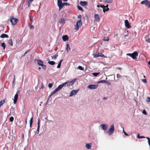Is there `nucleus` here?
<instances>
[{
    "mask_svg": "<svg viewBox=\"0 0 150 150\" xmlns=\"http://www.w3.org/2000/svg\"><path fill=\"white\" fill-rule=\"evenodd\" d=\"M127 56H128L131 57L133 59H135L138 56V52L135 51L132 53H128L127 54Z\"/></svg>",
    "mask_w": 150,
    "mask_h": 150,
    "instance_id": "f257e3e1",
    "label": "nucleus"
},
{
    "mask_svg": "<svg viewBox=\"0 0 150 150\" xmlns=\"http://www.w3.org/2000/svg\"><path fill=\"white\" fill-rule=\"evenodd\" d=\"M18 21V19L14 18L13 16L10 17V21L13 25H15L17 23Z\"/></svg>",
    "mask_w": 150,
    "mask_h": 150,
    "instance_id": "f03ea898",
    "label": "nucleus"
},
{
    "mask_svg": "<svg viewBox=\"0 0 150 150\" xmlns=\"http://www.w3.org/2000/svg\"><path fill=\"white\" fill-rule=\"evenodd\" d=\"M76 79H74L71 81H68L63 83L64 86L67 85V86H69L72 85L75 82Z\"/></svg>",
    "mask_w": 150,
    "mask_h": 150,
    "instance_id": "7ed1b4c3",
    "label": "nucleus"
},
{
    "mask_svg": "<svg viewBox=\"0 0 150 150\" xmlns=\"http://www.w3.org/2000/svg\"><path fill=\"white\" fill-rule=\"evenodd\" d=\"M81 20V19L78 20L76 22V27L75 28V30H78L80 27L82 25Z\"/></svg>",
    "mask_w": 150,
    "mask_h": 150,
    "instance_id": "20e7f679",
    "label": "nucleus"
},
{
    "mask_svg": "<svg viewBox=\"0 0 150 150\" xmlns=\"http://www.w3.org/2000/svg\"><path fill=\"white\" fill-rule=\"evenodd\" d=\"M114 126L113 125H112L110 128L107 132L109 135H110L113 133L114 131Z\"/></svg>",
    "mask_w": 150,
    "mask_h": 150,
    "instance_id": "39448f33",
    "label": "nucleus"
},
{
    "mask_svg": "<svg viewBox=\"0 0 150 150\" xmlns=\"http://www.w3.org/2000/svg\"><path fill=\"white\" fill-rule=\"evenodd\" d=\"M19 93V91H18L14 96V99L13 100V102L14 104H16V103L18 98V94Z\"/></svg>",
    "mask_w": 150,
    "mask_h": 150,
    "instance_id": "423d86ee",
    "label": "nucleus"
},
{
    "mask_svg": "<svg viewBox=\"0 0 150 150\" xmlns=\"http://www.w3.org/2000/svg\"><path fill=\"white\" fill-rule=\"evenodd\" d=\"M98 85H89L87 86L88 88L91 89H96Z\"/></svg>",
    "mask_w": 150,
    "mask_h": 150,
    "instance_id": "0eeeda50",
    "label": "nucleus"
},
{
    "mask_svg": "<svg viewBox=\"0 0 150 150\" xmlns=\"http://www.w3.org/2000/svg\"><path fill=\"white\" fill-rule=\"evenodd\" d=\"M79 91V89L78 90H73L71 91L69 95V96L71 97L73 95H75Z\"/></svg>",
    "mask_w": 150,
    "mask_h": 150,
    "instance_id": "6e6552de",
    "label": "nucleus"
},
{
    "mask_svg": "<svg viewBox=\"0 0 150 150\" xmlns=\"http://www.w3.org/2000/svg\"><path fill=\"white\" fill-rule=\"evenodd\" d=\"M99 127H100L103 130H106L108 127V125L106 124H102Z\"/></svg>",
    "mask_w": 150,
    "mask_h": 150,
    "instance_id": "1a4fd4ad",
    "label": "nucleus"
},
{
    "mask_svg": "<svg viewBox=\"0 0 150 150\" xmlns=\"http://www.w3.org/2000/svg\"><path fill=\"white\" fill-rule=\"evenodd\" d=\"M62 0H58L57 5L59 7V11L61 10V6H62Z\"/></svg>",
    "mask_w": 150,
    "mask_h": 150,
    "instance_id": "9d476101",
    "label": "nucleus"
},
{
    "mask_svg": "<svg viewBox=\"0 0 150 150\" xmlns=\"http://www.w3.org/2000/svg\"><path fill=\"white\" fill-rule=\"evenodd\" d=\"M40 120L39 118L38 119V127L37 130L36 131L37 133L39 134V131L40 128Z\"/></svg>",
    "mask_w": 150,
    "mask_h": 150,
    "instance_id": "9b49d317",
    "label": "nucleus"
},
{
    "mask_svg": "<svg viewBox=\"0 0 150 150\" xmlns=\"http://www.w3.org/2000/svg\"><path fill=\"white\" fill-rule=\"evenodd\" d=\"M125 26L128 28H130V26L129 24V21L127 20H126L125 21Z\"/></svg>",
    "mask_w": 150,
    "mask_h": 150,
    "instance_id": "f8f14e48",
    "label": "nucleus"
},
{
    "mask_svg": "<svg viewBox=\"0 0 150 150\" xmlns=\"http://www.w3.org/2000/svg\"><path fill=\"white\" fill-rule=\"evenodd\" d=\"M94 18L96 21L99 22L100 21V19L99 15L98 14H95L94 15Z\"/></svg>",
    "mask_w": 150,
    "mask_h": 150,
    "instance_id": "ddd939ff",
    "label": "nucleus"
},
{
    "mask_svg": "<svg viewBox=\"0 0 150 150\" xmlns=\"http://www.w3.org/2000/svg\"><path fill=\"white\" fill-rule=\"evenodd\" d=\"M64 86V83H63L62 84L59 85L55 89L58 91L62 89Z\"/></svg>",
    "mask_w": 150,
    "mask_h": 150,
    "instance_id": "4468645a",
    "label": "nucleus"
},
{
    "mask_svg": "<svg viewBox=\"0 0 150 150\" xmlns=\"http://www.w3.org/2000/svg\"><path fill=\"white\" fill-rule=\"evenodd\" d=\"M93 55L94 56V58L97 57H102L104 56V55L101 53H98V54H93Z\"/></svg>",
    "mask_w": 150,
    "mask_h": 150,
    "instance_id": "2eb2a0df",
    "label": "nucleus"
},
{
    "mask_svg": "<svg viewBox=\"0 0 150 150\" xmlns=\"http://www.w3.org/2000/svg\"><path fill=\"white\" fill-rule=\"evenodd\" d=\"M65 23V21L64 19L63 18H60L59 21V23L61 25H62L64 24Z\"/></svg>",
    "mask_w": 150,
    "mask_h": 150,
    "instance_id": "dca6fc26",
    "label": "nucleus"
},
{
    "mask_svg": "<svg viewBox=\"0 0 150 150\" xmlns=\"http://www.w3.org/2000/svg\"><path fill=\"white\" fill-rule=\"evenodd\" d=\"M62 38L64 41H65L68 40L69 37L67 35H64L62 36Z\"/></svg>",
    "mask_w": 150,
    "mask_h": 150,
    "instance_id": "f3484780",
    "label": "nucleus"
},
{
    "mask_svg": "<svg viewBox=\"0 0 150 150\" xmlns=\"http://www.w3.org/2000/svg\"><path fill=\"white\" fill-rule=\"evenodd\" d=\"M37 63L38 65L41 66L43 64V62L40 59L37 60Z\"/></svg>",
    "mask_w": 150,
    "mask_h": 150,
    "instance_id": "a211bd4d",
    "label": "nucleus"
},
{
    "mask_svg": "<svg viewBox=\"0 0 150 150\" xmlns=\"http://www.w3.org/2000/svg\"><path fill=\"white\" fill-rule=\"evenodd\" d=\"M87 2L86 1H81L80 2V5L82 6H85L87 4Z\"/></svg>",
    "mask_w": 150,
    "mask_h": 150,
    "instance_id": "6ab92c4d",
    "label": "nucleus"
},
{
    "mask_svg": "<svg viewBox=\"0 0 150 150\" xmlns=\"http://www.w3.org/2000/svg\"><path fill=\"white\" fill-rule=\"evenodd\" d=\"M0 37L1 38H8V35L5 34H3L0 36Z\"/></svg>",
    "mask_w": 150,
    "mask_h": 150,
    "instance_id": "aec40b11",
    "label": "nucleus"
},
{
    "mask_svg": "<svg viewBox=\"0 0 150 150\" xmlns=\"http://www.w3.org/2000/svg\"><path fill=\"white\" fill-rule=\"evenodd\" d=\"M85 146L88 149H90L91 148L92 146L91 144L88 143L86 144Z\"/></svg>",
    "mask_w": 150,
    "mask_h": 150,
    "instance_id": "412c9836",
    "label": "nucleus"
},
{
    "mask_svg": "<svg viewBox=\"0 0 150 150\" xmlns=\"http://www.w3.org/2000/svg\"><path fill=\"white\" fill-rule=\"evenodd\" d=\"M66 48L67 52H68L71 49V48L69 44H67L66 45Z\"/></svg>",
    "mask_w": 150,
    "mask_h": 150,
    "instance_id": "4be33fe9",
    "label": "nucleus"
},
{
    "mask_svg": "<svg viewBox=\"0 0 150 150\" xmlns=\"http://www.w3.org/2000/svg\"><path fill=\"white\" fill-rule=\"evenodd\" d=\"M113 1V0H103V2L108 3H111Z\"/></svg>",
    "mask_w": 150,
    "mask_h": 150,
    "instance_id": "5701e85b",
    "label": "nucleus"
},
{
    "mask_svg": "<svg viewBox=\"0 0 150 150\" xmlns=\"http://www.w3.org/2000/svg\"><path fill=\"white\" fill-rule=\"evenodd\" d=\"M108 5H107V6H106V7H105V8H104L103 9V12H105L106 11H108L109 10V8H108Z\"/></svg>",
    "mask_w": 150,
    "mask_h": 150,
    "instance_id": "b1692460",
    "label": "nucleus"
},
{
    "mask_svg": "<svg viewBox=\"0 0 150 150\" xmlns=\"http://www.w3.org/2000/svg\"><path fill=\"white\" fill-rule=\"evenodd\" d=\"M33 117H32L30 121V128H31L32 127V124L33 122Z\"/></svg>",
    "mask_w": 150,
    "mask_h": 150,
    "instance_id": "393cba45",
    "label": "nucleus"
},
{
    "mask_svg": "<svg viewBox=\"0 0 150 150\" xmlns=\"http://www.w3.org/2000/svg\"><path fill=\"white\" fill-rule=\"evenodd\" d=\"M69 5V4L67 3H65V2L62 3V6H61V10L62 8L64 6Z\"/></svg>",
    "mask_w": 150,
    "mask_h": 150,
    "instance_id": "a878e982",
    "label": "nucleus"
},
{
    "mask_svg": "<svg viewBox=\"0 0 150 150\" xmlns=\"http://www.w3.org/2000/svg\"><path fill=\"white\" fill-rule=\"evenodd\" d=\"M146 6H147L148 8H149L150 7V3L149 1H148L147 0L145 4Z\"/></svg>",
    "mask_w": 150,
    "mask_h": 150,
    "instance_id": "bb28decb",
    "label": "nucleus"
},
{
    "mask_svg": "<svg viewBox=\"0 0 150 150\" xmlns=\"http://www.w3.org/2000/svg\"><path fill=\"white\" fill-rule=\"evenodd\" d=\"M1 46L3 47V49L4 50L6 48V44L5 43L3 42L1 44Z\"/></svg>",
    "mask_w": 150,
    "mask_h": 150,
    "instance_id": "cd10ccee",
    "label": "nucleus"
},
{
    "mask_svg": "<svg viewBox=\"0 0 150 150\" xmlns=\"http://www.w3.org/2000/svg\"><path fill=\"white\" fill-rule=\"evenodd\" d=\"M49 64H50L51 65H53L55 64V62L54 61H50L48 62Z\"/></svg>",
    "mask_w": 150,
    "mask_h": 150,
    "instance_id": "c85d7f7f",
    "label": "nucleus"
},
{
    "mask_svg": "<svg viewBox=\"0 0 150 150\" xmlns=\"http://www.w3.org/2000/svg\"><path fill=\"white\" fill-rule=\"evenodd\" d=\"M77 7L79 10H81L82 11H83V10L81 6H80L79 5H77Z\"/></svg>",
    "mask_w": 150,
    "mask_h": 150,
    "instance_id": "c756f323",
    "label": "nucleus"
},
{
    "mask_svg": "<svg viewBox=\"0 0 150 150\" xmlns=\"http://www.w3.org/2000/svg\"><path fill=\"white\" fill-rule=\"evenodd\" d=\"M57 91L56 90V89L54 91L52 92V93L49 96V98H50L52 96L53 94L56 93L57 92Z\"/></svg>",
    "mask_w": 150,
    "mask_h": 150,
    "instance_id": "7c9ffc66",
    "label": "nucleus"
},
{
    "mask_svg": "<svg viewBox=\"0 0 150 150\" xmlns=\"http://www.w3.org/2000/svg\"><path fill=\"white\" fill-rule=\"evenodd\" d=\"M57 91L56 90V89L54 91L52 92V93L49 96V98H50L52 96L53 94L56 93L57 92Z\"/></svg>",
    "mask_w": 150,
    "mask_h": 150,
    "instance_id": "2f4dec72",
    "label": "nucleus"
},
{
    "mask_svg": "<svg viewBox=\"0 0 150 150\" xmlns=\"http://www.w3.org/2000/svg\"><path fill=\"white\" fill-rule=\"evenodd\" d=\"M8 44L11 46H13V42L12 39H10L9 40Z\"/></svg>",
    "mask_w": 150,
    "mask_h": 150,
    "instance_id": "473e14b6",
    "label": "nucleus"
},
{
    "mask_svg": "<svg viewBox=\"0 0 150 150\" xmlns=\"http://www.w3.org/2000/svg\"><path fill=\"white\" fill-rule=\"evenodd\" d=\"M5 102V100H3L1 101L0 102V107L4 104Z\"/></svg>",
    "mask_w": 150,
    "mask_h": 150,
    "instance_id": "72a5a7b5",
    "label": "nucleus"
},
{
    "mask_svg": "<svg viewBox=\"0 0 150 150\" xmlns=\"http://www.w3.org/2000/svg\"><path fill=\"white\" fill-rule=\"evenodd\" d=\"M137 137L139 139H141V138H144L145 137H144V136H140L139 135V134H138L137 136Z\"/></svg>",
    "mask_w": 150,
    "mask_h": 150,
    "instance_id": "f704fd0d",
    "label": "nucleus"
},
{
    "mask_svg": "<svg viewBox=\"0 0 150 150\" xmlns=\"http://www.w3.org/2000/svg\"><path fill=\"white\" fill-rule=\"evenodd\" d=\"M77 69L81 70H84V68L80 66H79L78 67Z\"/></svg>",
    "mask_w": 150,
    "mask_h": 150,
    "instance_id": "c9c22d12",
    "label": "nucleus"
},
{
    "mask_svg": "<svg viewBox=\"0 0 150 150\" xmlns=\"http://www.w3.org/2000/svg\"><path fill=\"white\" fill-rule=\"evenodd\" d=\"M100 72L94 73H93L92 74L95 76H97L98 75H99L100 74Z\"/></svg>",
    "mask_w": 150,
    "mask_h": 150,
    "instance_id": "e433bc0d",
    "label": "nucleus"
},
{
    "mask_svg": "<svg viewBox=\"0 0 150 150\" xmlns=\"http://www.w3.org/2000/svg\"><path fill=\"white\" fill-rule=\"evenodd\" d=\"M58 56V54H56L53 56H52V59L54 58V59H55L57 58V57Z\"/></svg>",
    "mask_w": 150,
    "mask_h": 150,
    "instance_id": "4c0bfd02",
    "label": "nucleus"
},
{
    "mask_svg": "<svg viewBox=\"0 0 150 150\" xmlns=\"http://www.w3.org/2000/svg\"><path fill=\"white\" fill-rule=\"evenodd\" d=\"M103 40L105 41H108L109 40V38L108 37H104Z\"/></svg>",
    "mask_w": 150,
    "mask_h": 150,
    "instance_id": "58836bf2",
    "label": "nucleus"
},
{
    "mask_svg": "<svg viewBox=\"0 0 150 150\" xmlns=\"http://www.w3.org/2000/svg\"><path fill=\"white\" fill-rule=\"evenodd\" d=\"M106 82V81H105V80H101V81H98V83H105Z\"/></svg>",
    "mask_w": 150,
    "mask_h": 150,
    "instance_id": "ea45409f",
    "label": "nucleus"
},
{
    "mask_svg": "<svg viewBox=\"0 0 150 150\" xmlns=\"http://www.w3.org/2000/svg\"><path fill=\"white\" fill-rule=\"evenodd\" d=\"M146 138L148 139V142L149 145L150 146V138L149 137H146Z\"/></svg>",
    "mask_w": 150,
    "mask_h": 150,
    "instance_id": "a19ab883",
    "label": "nucleus"
},
{
    "mask_svg": "<svg viewBox=\"0 0 150 150\" xmlns=\"http://www.w3.org/2000/svg\"><path fill=\"white\" fill-rule=\"evenodd\" d=\"M41 66L42 67V68L44 70L46 69V65L43 64Z\"/></svg>",
    "mask_w": 150,
    "mask_h": 150,
    "instance_id": "79ce46f5",
    "label": "nucleus"
},
{
    "mask_svg": "<svg viewBox=\"0 0 150 150\" xmlns=\"http://www.w3.org/2000/svg\"><path fill=\"white\" fill-rule=\"evenodd\" d=\"M147 1V0H144V1H142L141 3L142 4H145Z\"/></svg>",
    "mask_w": 150,
    "mask_h": 150,
    "instance_id": "37998d69",
    "label": "nucleus"
},
{
    "mask_svg": "<svg viewBox=\"0 0 150 150\" xmlns=\"http://www.w3.org/2000/svg\"><path fill=\"white\" fill-rule=\"evenodd\" d=\"M31 2V1H30V0H28L27 1V5H28V7H29L30 6V2Z\"/></svg>",
    "mask_w": 150,
    "mask_h": 150,
    "instance_id": "c03bdc74",
    "label": "nucleus"
},
{
    "mask_svg": "<svg viewBox=\"0 0 150 150\" xmlns=\"http://www.w3.org/2000/svg\"><path fill=\"white\" fill-rule=\"evenodd\" d=\"M14 120V118L13 117H11L9 119V120L11 122H12Z\"/></svg>",
    "mask_w": 150,
    "mask_h": 150,
    "instance_id": "a18cd8bd",
    "label": "nucleus"
},
{
    "mask_svg": "<svg viewBox=\"0 0 150 150\" xmlns=\"http://www.w3.org/2000/svg\"><path fill=\"white\" fill-rule=\"evenodd\" d=\"M61 64V63L59 62V63L57 65V68H59L60 67Z\"/></svg>",
    "mask_w": 150,
    "mask_h": 150,
    "instance_id": "49530a36",
    "label": "nucleus"
},
{
    "mask_svg": "<svg viewBox=\"0 0 150 150\" xmlns=\"http://www.w3.org/2000/svg\"><path fill=\"white\" fill-rule=\"evenodd\" d=\"M53 86V84L52 83H49L48 84V87L50 88H51Z\"/></svg>",
    "mask_w": 150,
    "mask_h": 150,
    "instance_id": "de8ad7c7",
    "label": "nucleus"
},
{
    "mask_svg": "<svg viewBox=\"0 0 150 150\" xmlns=\"http://www.w3.org/2000/svg\"><path fill=\"white\" fill-rule=\"evenodd\" d=\"M100 6V7L102 8H103V9L105 8V7H106V6H105L103 5H101Z\"/></svg>",
    "mask_w": 150,
    "mask_h": 150,
    "instance_id": "09e8293b",
    "label": "nucleus"
},
{
    "mask_svg": "<svg viewBox=\"0 0 150 150\" xmlns=\"http://www.w3.org/2000/svg\"><path fill=\"white\" fill-rule=\"evenodd\" d=\"M142 81L144 83H146V79H142Z\"/></svg>",
    "mask_w": 150,
    "mask_h": 150,
    "instance_id": "8fccbe9b",
    "label": "nucleus"
},
{
    "mask_svg": "<svg viewBox=\"0 0 150 150\" xmlns=\"http://www.w3.org/2000/svg\"><path fill=\"white\" fill-rule=\"evenodd\" d=\"M146 101L148 102H150V98L148 97L147 98Z\"/></svg>",
    "mask_w": 150,
    "mask_h": 150,
    "instance_id": "3c124183",
    "label": "nucleus"
},
{
    "mask_svg": "<svg viewBox=\"0 0 150 150\" xmlns=\"http://www.w3.org/2000/svg\"><path fill=\"white\" fill-rule=\"evenodd\" d=\"M142 113L145 115H146L147 114L145 110H143Z\"/></svg>",
    "mask_w": 150,
    "mask_h": 150,
    "instance_id": "603ef678",
    "label": "nucleus"
},
{
    "mask_svg": "<svg viewBox=\"0 0 150 150\" xmlns=\"http://www.w3.org/2000/svg\"><path fill=\"white\" fill-rule=\"evenodd\" d=\"M29 52V50H27L26 51V52H25V54H24V55H23V56H24L27 53H28V52Z\"/></svg>",
    "mask_w": 150,
    "mask_h": 150,
    "instance_id": "864d4df0",
    "label": "nucleus"
},
{
    "mask_svg": "<svg viewBox=\"0 0 150 150\" xmlns=\"http://www.w3.org/2000/svg\"><path fill=\"white\" fill-rule=\"evenodd\" d=\"M123 132H124V134L125 135L127 136L128 135V134L124 130H123Z\"/></svg>",
    "mask_w": 150,
    "mask_h": 150,
    "instance_id": "5fc2aeb1",
    "label": "nucleus"
},
{
    "mask_svg": "<svg viewBox=\"0 0 150 150\" xmlns=\"http://www.w3.org/2000/svg\"><path fill=\"white\" fill-rule=\"evenodd\" d=\"M117 78H119L121 77V76L119 74H117Z\"/></svg>",
    "mask_w": 150,
    "mask_h": 150,
    "instance_id": "6e6d98bb",
    "label": "nucleus"
},
{
    "mask_svg": "<svg viewBox=\"0 0 150 150\" xmlns=\"http://www.w3.org/2000/svg\"><path fill=\"white\" fill-rule=\"evenodd\" d=\"M34 28V27L33 25H31L30 26V29H33Z\"/></svg>",
    "mask_w": 150,
    "mask_h": 150,
    "instance_id": "4d7b16f0",
    "label": "nucleus"
},
{
    "mask_svg": "<svg viewBox=\"0 0 150 150\" xmlns=\"http://www.w3.org/2000/svg\"><path fill=\"white\" fill-rule=\"evenodd\" d=\"M146 40L147 42H150V39L149 38L147 39H146Z\"/></svg>",
    "mask_w": 150,
    "mask_h": 150,
    "instance_id": "13d9d810",
    "label": "nucleus"
},
{
    "mask_svg": "<svg viewBox=\"0 0 150 150\" xmlns=\"http://www.w3.org/2000/svg\"><path fill=\"white\" fill-rule=\"evenodd\" d=\"M30 21H31L32 22H33V17L31 18L30 17Z\"/></svg>",
    "mask_w": 150,
    "mask_h": 150,
    "instance_id": "bf43d9fd",
    "label": "nucleus"
},
{
    "mask_svg": "<svg viewBox=\"0 0 150 150\" xmlns=\"http://www.w3.org/2000/svg\"><path fill=\"white\" fill-rule=\"evenodd\" d=\"M15 80V76H14V77L13 80V84L14 83Z\"/></svg>",
    "mask_w": 150,
    "mask_h": 150,
    "instance_id": "052dcab7",
    "label": "nucleus"
},
{
    "mask_svg": "<svg viewBox=\"0 0 150 150\" xmlns=\"http://www.w3.org/2000/svg\"><path fill=\"white\" fill-rule=\"evenodd\" d=\"M49 98L47 100V102H46V103L45 104V105H47V103H48V100H49Z\"/></svg>",
    "mask_w": 150,
    "mask_h": 150,
    "instance_id": "680f3d73",
    "label": "nucleus"
},
{
    "mask_svg": "<svg viewBox=\"0 0 150 150\" xmlns=\"http://www.w3.org/2000/svg\"><path fill=\"white\" fill-rule=\"evenodd\" d=\"M81 17V15H79V16H78V18H80Z\"/></svg>",
    "mask_w": 150,
    "mask_h": 150,
    "instance_id": "e2e57ef3",
    "label": "nucleus"
},
{
    "mask_svg": "<svg viewBox=\"0 0 150 150\" xmlns=\"http://www.w3.org/2000/svg\"><path fill=\"white\" fill-rule=\"evenodd\" d=\"M106 99H107V98L106 97H105L103 98V99L104 100H105Z\"/></svg>",
    "mask_w": 150,
    "mask_h": 150,
    "instance_id": "0e129e2a",
    "label": "nucleus"
},
{
    "mask_svg": "<svg viewBox=\"0 0 150 150\" xmlns=\"http://www.w3.org/2000/svg\"><path fill=\"white\" fill-rule=\"evenodd\" d=\"M45 119L46 120H47V121H49L47 119V117H46L45 118Z\"/></svg>",
    "mask_w": 150,
    "mask_h": 150,
    "instance_id": "69168bd1",
    "label": "nucleus"
},
{
    "mask_svg": "<svg viewBox=\"0 0 150 150\" xmlns=\"http://www.w3.org/2000/svg\"><path fill=\"white\" fill-rule=\"evenodd\" d=\"M63 59H62L60 61H59V62L62 63V62L63 61Z\"/></svg>",
    "mask_w": 150,
    "mask_h": 150,
    "instance_id": "338daca9",
    "label": "nucleus"
},
{
    "mask_svg": "<svg viewBox=\"0 0 150 150\" xmlns=\"http://www.w3.org/2000/svg\"><path fill=\"white\" fill-rule=\"evenodd\" d=\"M148 64L149 65H150V60Z\"/></svg>",
    "mask_w": 150,
    "mask_h": 150,
    "instance_id": "774afa93",
    "label": "nucleus"
}]
</instances>
